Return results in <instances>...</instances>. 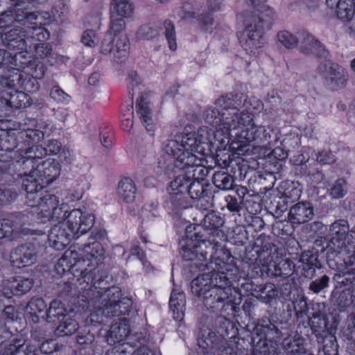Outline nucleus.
I'll list each match as a JSON object with an SVG mask.
<instances>
[{"mask_svg": "<svg viewBox=\"0 0 355 355\" xmlns=\"http://www.w3.org/2000/svg\"><path fill=\"white\" fill-rule=\"evenodd\" d=\"M225 219L220 214L211 211L207 214L202 225L187 228V235L180 242V253L185 261H204L215 260L218 256L222 260L232 261V257L228 250L220 244L226 239L221 230Z\"/></svg>", "mask_w": 355, "mask_h": 355, "instance_id": "nucleus-1", "label": "nucleus"}, {"mask_svg": "<svg viewBox=\"0 0 355 355\" xmlns=\"http://www.w3.org/2000/svg\"><path fill=\"white\" fill-rule=\"evenodd\" d=\"M192 267L203 272L191 282V293L202 301L203 306L216 313L229 307L232 309V288L227 272L233 266L218 256L210 261H192Z\"/></svg>", "mask_w": 355, "mask_h": 355, "instance_id": "nucleus-2", "label": "nucleus"}, {"mask_svg": "<svg viewBox=\"0 0 355 355\" xmlns=\"http://www.w3.org/2000/svg\"><path fill=\"white\" fill-rule=\"evenodd\" d=\"M67 205L60 202L55 194H46V217L57 221L48 235L49 245L56 250H62L71 239H78L87 232L94 225V216L74 209L68 215Z\"/></svg>", "mask_w": 355, "mask_h": 355, "instance_id": "nucleus-3", "label": "nucleus"}, {"mask_svg": "<svg viewBox=\"0 0 355 355\" xmlns=\"http://www.w3.org/2000/svg\"><path fill=\"white\" fill-rule=\"evenodd\" d=\"M251 104L241 94L229 93L220 96L215 102V106L207 108L203 114L206 123L215 130H211V136L220 142L232 137V132L238 129L241 109L246 104Z\"/></svg>", "mask_w": 355, "mask_h": 355, "instance_id": "nucleus-4", "label": "nucleus"}, {"mask_svg": "<svg viewBox=\"0 0 355 355\" xmlns=\"http://www.w3.org/2000/svg\"><path fill=\"white\" fill-rule=\"evenodd\" d=\"M327 263L331 269L354 266L355 270V232L349 231L345 220H338L329 227L326 245Z\"/></svg>", "mask_w": 355, "mask_h": 355, "instance_id": "nucleus-5", "label": "nucleus"}, {"mask_svg": "<svg viewBox=\"0 0 355 355\" xmlns=\"http://www.w3.org/2000/svg\"><path fill=\"white\" fill-rule=\"evenodd\" d=\"M83 251V255L80 259L74 251L65 252L58 260V263L61 266L66 264L75 276L80 277L79 280L82 279L89 285L101 275L107 272L103 266L104 250L100 243L93 242L85 245Z\"/></svg>", "mask_w": 355, "mask_h": 355, "instance_id": "nucleus-6", "label": "nucleus"}, {"mask_svg": "<svg viewBox=\"0 0 355 355\" xmlns=\"http://www.w3.org/2000/svg\"><path fill=\"white\" fill-rule=\"evenodd\" d=\"M107 273L101 275L92 284L91 289L87 293L89 297V306H93L99 311L105 317H116L128 314L132 302L130 299L121 298V292L119 287L106 286Z\"/></svg>", "mask_w": 355, "mask_h": 355, "instance_id": "nucleus-7", "label": "nucleus"}, {"mask_svg": "<svg viewBox=\"0 0 355 355\" xmlns=\"http://www.w3.org/2000/svg\"><path fill=\"white\" fill-rule=\"evenodd\" d=\"M211 135L207 127L200 128L196 132L175 135V139L167 140L163 146L164 152L171 156L173 161L182 153L196 157L207 155L209 150Z\"/></svg>", "mask_w": 355, "mask_h": 355, "instance_id": "nucleus-8", "label": "nucleus"}, {"mask_svg": "<svg viewBox=\"0 0 355 355\" xmlns=\"http://www.w3.org/2000/svg\"><path fill=\"white\" fill-rule=\"evenodd\" d=\"M109 29L102 38L100 52L108 55L115 62L125 60L130 47L129 39L125 33L126 24L122 17H110Z\"/></svg>", "mask_w": 355, "mask_h": 355, "instance_id": "nucleus-9", "label": "nucleus"}, {"mask_svg": "<svg viewBox=\"0 0 355 355\" xmlns=\"http://www.w3.org/2000/svg\"><path fill=\"white\" fill-rule=\"evenodd\" d=\"M248 104L239 112L237 120L239 122L238 129L235 130L234 137L238 143L246 144L254 142L257 145L270 148L274 143L278 141L277 135L272 139L273 130L266 126H257L253 122V114L249 112Z\"/></svg>", "mask_w": 355, "mask_h": 355, "instance_id": "nucleus-10", "label": "nucleus"}, {"mask_svg": "<svg viewBox=\"0 0 355 355\" xmlns=\"http://www.w3.org/2000/svg\"><path fill=\"white\" fill-rule=\"evenodd\" d=\"M271 14V10L261 15L248 12L245 13V29L241 43L246 51H250L254 55L264 44L263 39L264 30L271 28L272 23Z\"/></svg>", "mask_w": 355, "mask_h": 355, "instance_id": "nucleus-11", "label": "nucleus"}, {"mask_svg": "<svg viewBox=\"0 0 355 355\" xmlns=\"http://www.w3.org/2000/svg\"><path fill=\"white\" fill-rule=\"evenodd\" d=\"M202 156L196 157L191 154L182 153L177 160L173 161L171 166L168 165L166 171H171L176 175H186L188 179L205 182L209 169L202 164Z\"/></svg>", "mask_w": 355, "mask_h": 355, "instance_id": "nucleus-12", "label": "nucleus"}, {"mask_svg": "<svg viewBox=\"0 0 355 355\" xmlns=\"http://www.w3.org/2000/svg\"><path fill=\"white\" fill-rule=\"evenodd\" d=\"M257 253L262 261V264L268 271H273L276 277H288L293 271L295 265L293 261L286 259H281L277 262L278 254L275 245L271 243H266Z\"/></svg>", "mask_w": 355, "mask_h": 355, "instance_id": "nucleus-13", "label": "nucleus"}, {"mask_svg": "<svg viewBox=\"0 0 355 355\" xmlns=\"http://www.w3.org/2000/svg\"><path fill=\"white\" fill-rule=\"evenodd\" d=\"M198 346L205 355H237V346L234 341H227L221 333L216 335L209 331L206 336L198 340Z\"/></svg>", "mask_w": 355, "mask_h": 355, "instance_id": "nucleus-14", "label": "nucleus"}, {"mask_svg": "<svg viewBox=\"0 0 355 355\" xmlns=\"http://www.w3.org/2000/svg\"><path fill=\"white\" fill-rule=\"evenodd\" d=\"M316 72L332 90L344 89L347 84L348 73L342 67L329 60L322 61L318 65Z\"/></svg>", "mask_w": 355, "mask_h": 355, "instance_id": "nucleus-15", "label": "nucleus"}, {"mask_svg": "<svg viewBox=\"0 0 355 355\" xmlns=\"http://www.w3.org/2000/svg\"><path fill=\"white\" fill-rule=\"evenodd\" d=\"M44 161L40 162L37 168L43 166ZM40 170L36 168L31 173L26 175L22 180V188L26 191L27 203L28 206L35 207L42 205L44 198L43 190L44 182L42 175L38 174Z\"/></svg>", "mask_w": 355, "mask_h": 355, "instance_id": "nucleus-16", "label": "nucleus"}, {"mask_svg": "<svg viewBox=\"0 0 355 355\" xmlns=\"http://www.w3.org/2000/svg\"><path fill=\"white\" fill-rule=\"evenodd\" d=\"M43 17L37 12L25 7L15 6L13 9L8 10L0 15V28L12 26L14 21L21 23L23 25L31 24L33 28L41 26Z\"/></svg>", "mask_w": 355, "mask_h": 355, "instance_id": "nucleus-17", "label": "nucleus"}, {"mask_svg": "<svg viewBox=\"0 0 355 355\" xmlns=\"http://www.w3.org/2000/svg\"><path fill=\"white\" fill-rule=\"evenodd\" d=\"M208 184L198 180H191L188 179L186 175H175L174 180L171 182V187L173 189H181L185 191L191 199L198 200L201 205L205 201L208 205L209 202L204 199L207 196L208 190L207 189Z\"/></svg>", "mask_w": 355, "mask_h": 355, "instance_id": "nucleus-18", "label": "nucleus"}, {"mask_svg": "<svg viewBox=\"0 0 355 355\" xmlns=\"http://www.w3.org/2000/svg\"><path fill=\"white\" fill-rule=\"evenodd\" d=\"M312 310V315L309 318V325L319 341L331 333L326 313V305L323 302L315 303Z\"/></svg>", "mask_w": 355, "mask_h": 355, "instance_id": "nucleus-19", "label": "nucleus"}, {"mask_svg": "<svg viewBox=\"0 0 355 355\" xmlns=\"http://www.w3.org/2000/svg\"><path fill=\"white\" fill-rule=\"evenodd\" d=\"M109 345L122 344L124 340L126 342L130 341L134 345V336L130 334V328L126 320H121L114 322L107 332L106 336Z\"/></svg>", "mask_w": 355, "mask_h": 355, "instance_id": "nucleus-20", "label": "nucleus"}, {"mask_svg": "<svg viewBox=\"0 0 355 355\" xmlns=\"http://www.w3.org/2000/svg\"><path fill=\"white\" fill-rule=\"evenodd\" d=\"M300 51L305 55H315L318 57H327L328 51L311 34L306 31L299 32Z\"/></svg>", "mask_w": 355, "mask_h": 355, "instance_id": "nucleus-21", "label": "nucleus"}, {"mask_svg": "<svg viewBox=\"0 0 355 355\" xmlns=\"http://www.w3.org/2000/svg\"><path fill=\"white\" fill-rule=\"evenodd\" d=\"M136 112L143 127L150 135H154L157 123L152 109L143 96L137 99Z\"/></svg>", "mask_w": 355, "mask_h": 355, "instance_id": "nucleus-22", "label": "nucleus"}, {"mask_svg": "<svg viewBox=\"0 0 355 355\" xmlns=\"http://www.w3.org/2000/svg\"><path fill=\"white\" fill-rule=\"evenodd\" d=\"M10 259L12 266L21 268L35 263L37 256L33 248L27 245H21L11 252Z\"/></svg>", "mask_w": 355, "mask_h": 355, "instance_id": "nucleus-23", "label": "nucleus"}, {"mask_svg": "<svg viewBox=\"0 0 355 355\" xmlns=\"http://www.w3.org/2000/svg\"><path fill=\"white\" fill-rule=\"evenodd\" d=\"M314 215L312 204L302 201L293 205L289 210L288 220L294 224H302L311 220Z\"/></svg>", "mask_w": 355, "mask_h": 355, "instance_id": "nucleus-24", "label": "nucleus"}, {"mask_svg": "<svg viewBox=\"0 0 355 355\" xmlns=\"http://www.w3.org/2000/svg\"><path fill=\"white\" fill-rule=\"evenodd\" d=\"M11 88H21L27 92L35 93L39 90L40 84L37 78L17 70L11 75Z\"/></svg>", "mask_w": 355, "mask_h": 355, "instance_id": "nucleus-25", "label": "nucleus"}, {"mask_svg": "<svg viewBox=\"0 0 355 355\" xmlns=\"http://www.w3.org/2000/svg\"><path fill=\"white\" fill-rule=\"evenodd\" d=\"M26 220V216L19 212L10 214L8 218L0 219V239L9 236L18 227H21Z\"/></svg>", "mask_w": 355, "mask_h": 355, "instance_id": "nucleus-26", "label": "nucleus"}, {"mask_svg": "<svg viewBox=\"0 0 355 355\" xmlns=\"http://www.w3.org/2000/svg\"><path fill=\"white\" fill-rule=\"evenodd\" d=\"M25 33L21 28H13L4 34V46L9 51H21L26 48Z\"/></svg>", "mask_w": 355, "mask_h": 355, "instance_id": "nucleus-27", "label": "nucleus"}, {"mask_svg": "<svg viewBox=\"0 0 355 355\" xmlns=\"http://www.w3.org/2000/svg\"><path fill=\"white\" fill-rule=\"evenodd\" d=\"M1 99V103H4L11 109H21L30 105V98L26 93L17 89L12 90L6 94Z\"/></svg>", "mask_w": 355, "mask_h": 355, "instance_id": "nucleus-28", "label": "nucleus"}, {"mask_svg": "<svg viewBox=\"0 0 355 355\" xmlns=\"http://www.w3.org/2000/svg\"><path fill=\"white\" fill-rule=\"evenodd\" d=\"M169 196L167 200V206L169 209L173 211L175 214L190 206L189 201L185 191L181 189H173L171 187Z\"/></svg>", "mask_w": 355, "mask_h": 355, "instance_id": "nucleus-29", "label": "nucleus"}, {"mask_svg": "<svg viewBox=\"0 0 355 355\" xmlns=\"http://www.w3.org/2000/svg\"><path fill=\"white\" fill-rule=\"evenodd\" d=\"M254 334L260 336L261 340L268 338L272 340L278 338L280 332L277 327L267 318H262L257 322L254 329Z\"/></svg>", "mask_w": 355, "mask_h": 355, "instance_id": "nucleus-30", "label": "nucleus"}, {"mask_svg": "<svg viewBox=\"0 0 355 355\" xmlns=\"http://www.w3.org/2000/svg\"><path fill=\"white\" fill-rule=\"evenodd\" d=\"M135 6L130 0H111L110 12L113 17L130 18L134 13Z\"/></svg>", "mask_w": 355, "mask_h": 355, "instance_id": "nucleus-31", "label": "nucleus"}, {"mask_svg": "<svg viewBox=\"0 0 355 355\" xmlns=\"http://www.w3.org/2000/svg\"><path fill=\"white\" fill-rule=\"evenodd\" d=\"M180 17L184 19H190L196 18L200 28L206 32L211 33L212 31L214 21L210 13H201L196 15L193 10H187L186 7H183L181 11Z\"/></svg>", "mask_w": 355, "mask_h": 355, "instance_id": "nucleus-32", "label": "nucleus"}, {"mask_svg": "<svg viewBox=\"0 0 355 355\" xmlns=\"http://www.w3.org/2000/svg\"><path fill=\"white\" fill-rule=\"evenodd\" d=\"M186 297L182 292L173 290L169 301L170 309L173 312V318L181 321L184 318Z\"/></svg>", "mask_w": 355, "mask_h": 355, "instance_id": "nucleus-33", "label": "nucleus"}, {"mask_svg": "<svg viewBox=\"0 0 355 355\" xmlns=\"http://www.w3.org/2000/svg\"><path fill=\"white\" fill-rule=\"evenodd\" d=\"M300 262L302 263V269L304 271L303 275L306 277H312L315 272V268L320 267L318 254L310 250L302 253Z\"/></svg>", "mask_w": 355, "mask_h": 355, "instance_id": "nucleus-34", "label": "nucleus"}, {"mask_svg": "<svg viewBox=\"0 0 355 355\" xmlns=\"http://www.w3.org/2000/svg\"><path fill=\"white\" fill-rule=\"evenodd\" d=\"M338 18L343 21H351L352 29L355 24V2L354 0H339L336 6Z\"/></svg>", "mask_w": 355, "mask_h": 355, "instance_id": "nucleus-35", "label": "nucleus"}, {"mask_svg": "<svg viewBox=\"0 0 355 355\" xmlns=\"http://www.w3.org/2000/svg\"><path fill=\"white\" fill-rule=\"evenodd\" d=\"M136 186L133 180L130 178H123L118 185V194L125 202L131 203L135 201L136 197Z\"/></svg>", "mask_w": 355, "mask_h": 355, "instance_id": "nucleus-36", "label": "nucleus"}, {"mask_svg": "<svg viewBox=\"0 0 355 355\" xmlns=\"http://www.w3.org/2000/svg\"><path fill=\"white\" fill-rule=\"evenodd\" d=\"M58 322L60 324L55 330V334L58 336H71L78 329V323L69 315L66 314Z\"/></svg>", "mask_w": 355, "mask_h": 355, "instance_id": "nucleus-37", "label": "nucleus"}, {"mask_svg": "<svg viewBox=\"0 0 355 355\" xmlns=\"http://www.w3.org/2000/svg\"><path fill=\"white\" fill-rule=\"evenodd\" d=\"M282 345L290 355H302L305 351L304 340L300 336L286 338L283 340Z\"/></svg>", "mask_w": 355, "mask_h": 355, "instance_id": "nucleus-38", "label": "nucleus"}, {"mask_svg": "<svg viewBox=\"0 0 355 355\" xmlns=\"http://www.w3.org/2000/svg\"><path fill=\"white\" fill-rule=\"evenodd\" d=\"M212 182L216 187L223 191L234 189V178L225 171H216L213 175Z\"/></svg>", "mask_w": 355, "mask_h": 355, "instance_id": "nucleus-39", "label": "nucleus"}, {"mask_svg": "<svg viewBox=\"0 0 355 355\" xmlns=\"http://www.w3.org/2000/svg\"><path fill=\"white\" fill-rule=\"evenodd\" d=\"M33 286V282L30 279L18 277L12 278L8 286L10 292L14 295H21L31 290Z\"/></svg>", "mask_w": 355, "mask_h": 355, "instance_id": "nucleus-40", "label": "nucleus"}, {"mask_svg": "<svg viewBox=\"0 0 355 355\" xmlns=\"http://www.w3.org/2000/svg\"><path fill=\"white\" fill-rule=\"evenodd\" d=\"M67 12L64 3L62 0H58L51 8V12H46V24L55 22L59 24L64 21V14Z\"/></svg>", "mask_w": 355, "mask_h": 355, "instance_id": "nucleus-41", "label": "nucleus"}, {"mask_svg": "<svg viewBox=\"0 0 355 355\" xmlns=\"http://www.w3.org/2000/svg\"><path fill=\"white\" fill-rule=\"evenodd\" d=\"M46 164H48V167H46V194H51L50 191L46 190V189L49 187L51 183L60 176V165L59 162L54 159L46 160ZM54 194L58 196V191H56Z\"/></svg>", "mask_w": 355, "mask_h": 355, "instance_id": "nucleus-42", "label": "nucleus"}, {"mask_svg": "<svg viewBox=\"0 0 355 355\" xmlns=\"http://www.w3.org/2000/svg\"><path fill=\"white\" fill-rule=\"evenodd\" d=\"M66 315V309L60 301L53 300L46 313V320L49 322L60 321Z\"/></svg>", "mask_w": 355, "mask_h": 355, "instance_id": "nucleus-43", "label": "nucleus"}, {"mask_svg": "<svg viewBox=\"0 0 355 355\" xmlns=\"http://www.w3.org/2000/svg\"><path fill=\"white\" fill-rule=\"evenodd\" d=\"M285 189L283 193V202L286 204L293 203L301 196L302 190L293 182H287L285 183Z\"/></svg>", "mask_w": 355, "mask_h": 355, "instance_id": "nucleus-44", "label": "nucleus"}, {"mask_svg": "<svg viewBox=\"0 0 355 355\" xmlns=\"http://www.w3.org/2000/svg\"><path fill=\"white\" fill-rule=\"evenodd\" d=\"M53 113V118H50L46 121V130L49 129L51 133L58 132L62 128V123L65 120V116L62 112L60 110L55 111V108L51 110Z\"/></svg>", "mask_w": 355, "mask_h": 355, "instance_id": "nucleus-45", "label": "nucleus"}, {"mask_svg": "<svg viewBox=\"0 0 355 355\" xmlns=\"http://www.w3.org/2000/svg\"><path fill=\"white\" fill-rule=\"evenodd\" d=\"M329 277L327 275H323L311 282L309 289L315 294L325 292L329 286Z\"/></svg>", "mask_w": 355, "mask_h": 355, "instance_id": "nucleus-46", "label": "nucleus"}, {"mask_svg": "<svg viewBox=\"0 0 355 355\" xmlns=\"http://www.w3.org/2000/svg\"><path fill=\"white\" fill-rule=\"evenodd\" d=\"M278 41L287 49H293L299 43V33L297 35L287 31H280L277 34Z\"/></svg>", "mask_w": 355, "mask_h": 355, "instance_id": "nucleus-47", "label": "nucleus"}, {"mask_svg": "<svg viewBox=\"0 0 355 355\" xmlns=\"http://www.w3.org/2000/svg\"><path fill=\"white\" fill-rule=\"evenodd\" d=\"M164 28L169 49L171 51H175L177 49V43L174 24L171 21L167 19L164 22Z\"/></svg>", "mask_w": 355, "mask_h": 355, "instance_id": "nucleus-48", "label": "nucleus"}, {"mask_svg": "<svg viewBox=\"0 0 355 355\" xmlns=\"http://www.w3.org/2000/svg\"><path fill=\"white\" fill-rule=\"evenodd\" d=\"M159 35L157 28L149 24H144L139 27L137 32V37L139 40H151Z\"/></svg>", "mask_w": 355, "mask_h": 355, "instance_id": "nucleus-49", "label": "nucleus"}, {"mask_svg": "<svg viewBox=\"0 0 355 355\" xmlns=\"http://www.w3.org/2000/svg\"><path fill=\"white\" fill-rule=\"evenodd\" d=\"M331 198H341L347 193V182L345 180L339 178L334 182L329 190Z\"/></svg>", "mask_w": 355, "mask_h": 355, "instance_id": "nucleus-50", "label": "nucleus"}, {"mask_svg": "<svg viewBox=\"0 0 355 355\" xmlns=\"http://www.w3.org/2000/svg\"><path fill=\"white\" fill-rule=\"evenodd\" d=\"M137 347V344L132 345L130 341L125 342L122 344H115L114 347L111 349L107 350L105 355H127L128 354L135 352H133L134 348ZM137 350H136L137 352Z\"/></svg>", "mask_w": 355, "mask_h": 355, "instance_id": "nucleus-51", "label": "nucleus"}, {"mask_svg": "<svg viewBox=\"0 0 355 355\" xmlns=\"http://www.w3.org/2000/svg\"><path fill=\"white\" fill-rule=\"evenodd\" d=\"M319 343H324L322 351L325 355H336L338 354V344L336 338L331 334L327 336L323 339H320Z\"/></svg>", "mask_w": 355, "mask_h": 355, "instance_id": "nucleus-52", "label": "nucleus"}, {"mask_svg": "<svg viewBox=\"0 0 355 355\" xmlns=\"http://www.w3.org/2000/svg\"><path fill=\"white\" fill-rule=\"evenodd\" d=\"M22 58V53L17 52L13 56L11 53L7 52L6 50L0 49V67L8 63L18 66L17 62Z\"/></svg>", "mask_w": 355, "mask_h": 355, "instance_id": "nucleus-53", "label": "nucleus"}, {"mask_svg": "<svg viewBox=\"0 0 355 355\" xmlns=\"http://www.w3.org/2000/svg\"><path fill=\"white\" fill-rule=\"evenodd\" d=\"M302 169H303L304 175L313 184H318L324 180V174L316 168H307V166L304 164Z\"/></svg>", "mask_w": 355, "mask_h": 355, "instance_id": "nucleus-54", "label": "nucleus"}, {"mask_svg": "<svg viewBox=\"0 0 355 355\" xmlns=\"http://www.w3.org/2000/svg\"><path fill=\"white\" fill-rule=\"evenodd\" d=\"M27 308L31 315L39 317L37 314L42 313L44 309V300L42 298H33L28 302Z\"/></svg>", "mask_w": 355, "mask_h": 355, "instance_id": "nucleus-55", "label": "nucleus"}, {"mask_svg": "<svg viewBox=\"0 0 355 355\" xmlns=\"http://www.w3.org/2000/svg\"><path fill=\"white\" fill-rule=\"evenodd\" d=\"M51 98L58 103H67L70 99L69 95L65 93L59 86H54L50 91Z\"/></svg>", "mask_w": 355, "mask_h": 355, "instance_id": "nucleus-56", "label": "nucleus"}, {"mask_svg": "<svg viewBox=\"0 0 355 355\" xmlns=\"http://www.w3.org/2000/svg\"><path fill=\"white\" fill-rule=\"evenodd\" d=\"M316 160L320 164H334L336 159L334 154L328 150H322L316 153Z\"/></svg>", "mask_w": 355, "mask_h": 355, "instance_id": "nucleus-57", "label": "nucleus"}, {"mask_svg": "<svg viewBox=\"0 0 355 355\" xmlns=\"http://www.w3.org/2000/svg\"><path fill=\"white\" fill-rule=\"evenodd\" d=\"M17 193L8 188H0V205H6L11 203L16 198Z\"/></svg>", "mask_w": 355, "mask_h": 355, "instance_id": "nucleus-58", "label": "nucleus"}, {"mask_svg": "<svg viewBox=\"0 0 355 355\" xmlns=\"http://www.w3.org/2000/svg\"><path fill=\"white\" fill-rule=\"evenodd\" d=\"M68 59L67 57L52 52L51 49H49L48 46L46 45V60L50 65H54L58 62H66Z\"/></svg>", "mask_w": 355, "mask_h": 355, "instance_id": "nucleus-59", "label": "nucleus"}, {"mask_svg": "<svg viewBox=\"0 0 355 355\" xmlns=\"http://www.w3.org/2000/svg\"><path fill=\"white\" fill-rule=\"evenodd\" d=\"M81 42L87 46H94L97 43L96 33L93 30H87L81 37Z\"/></svg>", "mask_w": 355, "mask_h": 355, "instance_id": "nucleus-60", "label": "nucleus"}, {"mask_svg": "<svg viewBox=\"0 0 355 355\" xmlns=\"http://www.w3.org/2000/svg\"><path fill=\"white\" fill-rule=\"evenodd\" d=\"M259 292L261 294L264 295V297H267L268 300L275 298L278 294L275 284L272 283H268L261 286L259 288Z\"/></svg>", "mask_w": 355, "mask_h": 355, "instance_id": "nucleus-61", "label": "nucleus"}, {"mask_svg": "<svg viewBox=\"0 0 355 355\" xmlns=\"http://www.w3.org/2000/svg\"><path fill=\"white\" fill-rule=\"evenodd\" d=\"M227 209L232 212H239L241 211L243 201L238 200L237 198L232 196H227L225 198Z\"/></svg>", "mask_w": 355, "mask_h": 355, "instance_id": "nucleus-62", "label": "nucleus"}, {"mask_svg": "<svg viewBox=\"0 0 355 355\" xmlns=\"http://www.w3.org/2000/svg\"><path fill=\"white\" fill-rule=\"evenodd\" d=\"M62 148V144L56 139H50L46 145V156L58 155Z\"/></svg>", "mask_w": 355, "mask_h": 355, "instance_id": "nucleus-63", "label": "nucleus"}, {"mask_svg": "<svg viewBox=\"0 0 355 355\" xmlns=\"http://www.w3.org/2000/svg\"><path fill=\"white\" fill-rule=\"evenodd\" d=\"M157 208L158 202L157 200H152L150 202H146L143 207L144 214L147 217H149L150 215L152 216H157Z\"/></svg>", "mask_w": 355, "mask_h": 355, "instance_id": "nucleus-64", "label": "nucleus"}]
</instances>
